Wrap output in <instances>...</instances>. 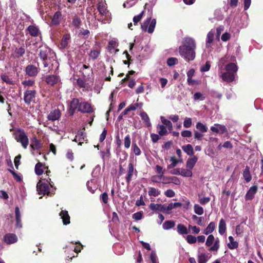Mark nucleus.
Segmentation results:
<instances>
[{
	"mask_svg": "<svg viewBox=\"0 0 263 263\" xmlns=\"http://www.w3.org/2000/svg\"><path fill=\"white\" fill-rule=\"evenodd\" d=\"M175 226V222L173 220L165 221V229L168 230L173 228Z\"/></svg>",
	"mask_w": 263,
	"mask_h": 263,
	"instance_id": "69168bd1",
	"label": "nucleus"
},
{
	"mask_svg": "<svg viewBox=\"0 0 263 263\" xmlns=\"http://www.w3.org/2000/svg\"><path fill=\"white\" fill-rule=\"evenodd\" d=\"M243 177L247 182H250L252 179L250 168L248 166H246L243 171Z\"/></svg>",
	"mask_w": 263,
	"mask_h": 263,
	"instance_id": "f704fd0d",
	"label": "nucleus"
},
{
	"mask_svg": "<svg viewBox=\"0 0 263 263\" xmlns=\"http://www.w3.org/2000/svg\"><path fill=\"white\" fill-rule=\"evenodd\" d=\"M82 23L81 20L78 16H74L72 19V24L74 27L79 28Z\"/></svg>",
	"mask_w": 263,
	"mask_h": 263,
	"instance_id": "09e8293b",
	"label": "nucleus"
},
{
	"mask_svg": "<svg viewBox=\"0 0 263 263\" xmlns=\"http://www.w3.org/2000/svg\"><path fill=\"white\" fill-rule=\"evenodd\" d=\"M196 127L200 132L203 133H206L208 129L206 125L200 122L197 123Z\"/></svg>",
	"mask_w": 263,
	"mask_h": 263,
	"instance_id": "c03bdc74",
	"label": "nucleus"
},
{
	"mask_svg": "<svg viewBox=\"0 0 263 263\" xmlns=\"http://www.w3.org/2000/svg\"><path fill=\"white\" fill-rule=\"evenodd\" d=\"M26 75L29 77L34 78L36 77L40 71V68L33 64L28 65L25 70Z\"/></svg>",
	"mask_w": 263,
	"mask_h": 263,
	"instance_id": "9d476101",
	"label": "nucleus"
},
{
	"mask_svg": "<svg viewBox=\"0 0 263 263\" xmlns=\"http://www.w3.org/2000/svg\"><path fill=\"white\" fill-rule=\"evenodd\" d=\"M210 129L212 132L219 133L220 134H223L228 132L227 129L224 125L217 123L215 124L214 126H211Z\"/></svg>",
	"mask_w": 263,
	"mask_h": 263,
	"instance_id": "6ab92c4d",
	"label": "nucleus"
},
{
	"mask_svg": "<svg viewBox=\"0 0 263 263\" xmlns=\"http://www.w3.org/2000/svg\"><path fill=\"white\" fill-rule=\"evenodd\" d=\"M22 83L25 87L32 86L35 84V81L33 80H28L23 81Z\"/></svg>",
	"mask_w": 263,
	"mask_h": 263,
	"instance_id": "0e129e2a",
	"label": "nucleus"
},
{
	"mask_svg": "<svg viewBox=\"0 0 263 263\" xmlns=\"http://www.w3.org/2000/svg\"><path fill=\"white\" fill-rule=\"evenodd\" d=\"M229 242L228 243V248L231 250L237 249L238 247V243L236 241H234L232 236L229 237Z\"/></svg>",
	"mask_w": 263,
	"mask_h": 263,
	"instance_id": "e433bc0d",
	"label": "nucleus"
},
{
	"mask_svg": "<svg viewBox=\"0 0 263 263\" xmlns=\"http://www.w3.org/2000/svg\"><path fill=\"white\" fill-rule=\"evenodd\" d=\"M160 194V192L155 187H151L148 189V195L149 196L156 197Z\"/></svg>",
	"mask_w": 263,
	"mask_h": 263,
	"instance_id": "49530a36",
	"label": "nucleus"
},
{
	"mask_svg": "<svg viewBox=\"0 0 263 263\" xmlns=\"http://www.w3.org/2000/svg\"><path fill=\"white\" fill-rule=\"evenodd\" d=\"M131 141H130V137L129 135H127L125 136L124 140V146L126 148H129L130 146Z\"/></svg>",
	"mask_w": 263,
	"mask_h": 263,
	"instance_id": "052dcab7",
	"label": "nucleus"
},
{
	"mask_svg": "<svg viewBox=\"0 0 263 263\" xmlns=\"http://www.w3.org/2000/svg\"><path fill=\"white\" fill-rule=\"evenodd\" d=\"M37 92L35 89H27L24 92V101L28 106L34 103Z\"/></svg>",
	"mask_w": 263,
	"mask_h": 263,
	"instance_id": "39448f33",
	"label": "nucleus"
},
{
	"mask_svg": "<svg viewBox=\"0 0 263 263\" xmlns=\"http://www.w3.org/2000/svg\"><path fill=\"white\" fill-rule=\"evenodd\" d=\"M215 223L214 222H211L207 227L203 230V234L208 235L212 233L215 230Z\"/></svg>",
	"mask_w": 263,
	"mask_h": 263,
	"instance_id": "58836bf2",
	"label": "nucleus"
},
{
	"mask_svg": "<svg viewBox=\"0 0 263 263\" xmlns=\"http://www.w3.org/2000/svg\"><path fill=\"white\" fill-rule=\"evenodd\" d=\"M15 220H16V224H15V227L16 228H22V224L21 221V213L20 211V209L18 206H16L15 208Z\"/></svg>",
	"mask_w": 263,
	"mask_h": 263,
	"instance_id": "a878e982",
	"label": "nucleus"
},
{
	"mask_svg": "<svg viewBox=\"0 0 263 263\" xmlns=\"http://www.w3.org/2000/svg\"><path fill=\"white\" fill-rule=\"evenodd\" d=\"M36 190L39 195L51 196V193L49 191V186L48 183L44 182L40 180L36 185Z\"/></svg>",
	"mask_w": 263,
	"mask_h": 263,
	"instance_id": "1a4fd4ad",
	"label": "nucleus"
},
{
	"mask_svg": "<svg viewBox=\"0 0 263 263\" xmlns=\"http://www.w3.org/2000/svg\"><path fill=\"white\" fill-rule=\"evenodd\" d=\"M101 47L98 46V43L96 42V46L90 50L88 55L93 61L96 60L100 55Z\"/></svg>",
	"mask_w": 263,
	"mask_h": 263,
	"instance_id": "4468645a",
	"label": "nucleus"
},
{
	"mask_svg": "<svg viewBox=\"0 0 263 263\" xmlns=\"http://www.w3.org/2000/svg\"><path fill=\"white\" fill-rule=\"evenodd\" d=\"M149 209L155 213H164V205L160 204L151 203L149 206Z\"/></svg>",
	"mask_w": 263,
	"mask_h": 263,
	"instance_id": "5701e85b",
	"label": "nucleus"
},
{
	"mask_svg": "<svg viewBox=\"0 0 263 263\" xmlns=\"http://www.w3.org/2000/svg\"><path fill=\"white\" fill-rule=\"evenodd\" d=\"M156 24V21L155 19L152 20L151 17L147 18L143 24L141 25V29L144 31H147L148 33H152L154 32Z\"/></svg>",
	"mask_w": 263,
	"mask_h": 263,
	"instance_id": "423d86ee",
	"label": "nucleus"
},
{
	"mask_svg": "<svg viewBox=\"0 0 263 263\" xmlns=\"http://www.w3.org/2000/svg\"><path fill=\"white\" fill-rule=\"evenodd\" d=\"M177 232L180 235H184L189 233V231L186 227L182 224L177 225Z\"/></svg>",
	"mask_w": 263,
	"mask_h": 263,
	"instance_id": "ea45409f",
	"label": "nucleus"
},
{
	"mask_svg": "<svg viewBox=\"0 0 263 263\" xmlns=\"http://www.w3.org/2000/svg\"><path fill=\"white\" fill-rule=\"evenodd\" d=\"M186 240L190 244L195 243L197 241L196 237L191 235L186 236Z\"/></svg>",
	"mask_w": 263,
	"mask_h": 263,
	"instance_id": "680f3d73",
	"label": "nucleus"
},
{
	"mask_svg": "<svg viewBox=\"0 0 263 263\" xmlns=\"http://www.w3.org/2000/svg\"><path fill=\"white\" fill-rule=\"evenodd\" d=\"M81 102L78 98H73L70 101L69 106V113L70 116H73L77 110L79 111V107Z\"/></svg>",
	"mask_w": 263,
	"mask_h": 263,
	"instance_id": "f8f14e48",
	"label": "nucleus"
},
{
	"mask_svg": "<svg viewBox=\"0 0 263 263\" xmlns=\"http://www.w3.org/2000/svg\"><path fill=\"white\" fill-rule=\"evenodd\" d=\"M140 116L142 119V120L143 121V122L145 123L147 127H150L151 126V123L150 121L149 118L146 112L143 111H141L140 114Z\"/></svg>",
	"mask_w": 263,
	"mask_h": 263,
	"instance_id": "c9c22d12",
	"label": "nucleus"
},
{
	"mask_svg": "<svg viewBox=\"0 0 263 263\" xmlns=\"http://www.w3.org/2000/svg\"><path fill=\"white\" fill-rule=\"evenodd\" d=\"M30 36L32 37H37L41 35V32L39 28L35 25H29L26 30Z\"/></svg>",
	"mask_w": 263,
	"mask_h": 263,
	"instance_id": "dca6fc26",
	"label": "nucleus"
},
{
	"mask_svg": "<svg viewBox=\"0 0 263 263\" xmlns=\"http://www.w3.org/2000/svg\"><path fill=\"white\" fill-rule=\"evenodd\" d=\"M61 116V111L59 109H55L49 113L48 115L47 118L49 120L52 121L59 120Z\"/></svg>",
	"mask_w": 263,
	"mask_h": 263,
	"instance_id": "4be33fe9",
	"label": "nucleus"
},
{
	"mask_svg": "<svg viewBox=\"0 0 263 263\" xmlns=\"http://www.w3.org/2000/svg\"><path fill=\"white\" fill-rule=\"evenodd\" d=\"M43 144L40 140H39L36 136H34L31 139L30 147L32 150L39 151L42 148Z\"/></svg>",
	"mask_w": 263,
	"mask_h": 263,
	"instance_id": "a211bd4d",
	"label": "nucleus"
},
{
	"mask_svg": "<svg viewBox=\"0 0 263 263\" xmlns=\"http://www.w3.org/2000/svg\"><path fill=\"white\" fill-rule=\"evenodd\" d=\"M197 160L198 158L196 156H193L191 158H189L186 161V167L192 171Z\"/></svg>",
	"mask_w": 263,
	"mask_h": 263,
	"instance_id": "c85d7f7f",
	"label": "nucleus"
},
{
	"mask_svg": "<svg viewBox=\"0 0 263 263\" xmlns=\"http://www.w3.org/2000/svg\"><path fill=\"white\" fill-rule=\"evenodd\" d=\"M2 80L9 85H14V82L10 78L6 73L2 74L1 76Z\"/></svg>",
	"mask_w": 263,
	"mask_h": 263,
	"instance_id": "37998d69",
	"label": "nucleus"
},
{
	"mask_svg": "<svg viewBox=\"0 0 263 263\" xmlns=\"http://www.w3.org/2000/svg\"><path fill=\"white\" fill-rule=\"evenodd\" d=\"M86 138V134L82 130H79L76 135L75 138L73 140V141L78 142L79 145H82L83 142L87 140Z\"/></svg>",
	"mask_w": 263,
	"mask_h": 263,
	"instance_id": "aec40b11",
	"label": "nucleus"
},
{
	"mask_svg": "<svg viewBox=\"0 0 263 263\" xmlns=\"http://www.w3.org/2000/svg\"><path fill=\"white\" fill-rule=\"evenodd\" d=\"M43 167L44 168H48L47 167L45 166L41 162H39L36 164L35 166V173L37 175L40 176L43 174L44 172Z\"/></svg>",
	"mask_w": 263,
	"mask_h": 263,
	"instance_id": "2f4dec72",
	"label": "nucleus"
},
{
	"mask_svg": "<svg viewBox=\"0 0 263 263\" xmlns=\"http://www.w3.org/2000/svg\"><path fill=\"white\" fill-rule=\"evenodd\" d=\"M257 190L256 186H253L250 188L246 194L245 197L247 200H252Z\"/></svg>",
	"mask_w": 263,
	"mask_h": 263,
	"instance_id": "c756f323",
	"label": "nucleus"
},
{
	"mask_svg": "<svg viewBox=\"0 0 263 263\" xmlns=\"http://www.w3.org/2000/svg\"><path fill=\"white\" fill-rule=\"evenodd\" d=\"M97 9L101 15L98 20L103 24L109 23L110 17L108 18L109 12L107 7L103 3H99L97 5Z\"/></svg>",
	"mask_w": 263,
	"mask_h": 263,
	"instance_id": "20e7f679",
	"label": "nucleus"
},
{
	"mask_svg": "<svg viewBox=\"0 0 263 263\" xmlns=\"http://www.w3.org/2000/svg\"><path fill=\"white\" fill-rule=\"evenodd\" d=\"M60 81V77L57 75H48L45 78V82L51 86L57 84Z\"/></svg>",
	"mask_w": 263,
	"mask_h": 263,
	"instance_id": "412c9836",
	"label": "nucleus"
},
{
	"mask_svg": "<svg viewBox=\"0 0 263 263\" xmlns=\"http://www.w3.org/2000/svg\"><path fill=\"white\" fill-rule=\"evenodd\" d=\"M209 257L205 253H198V263H206L209 260Z\"/></svg>",
	"mask_w": 263,
	"mask_h": 263,
	"instance_id": "a19ab883",
	"label": "nucleus"
},
{
	"mask_svg": "<svg viewBox=\"0 0 263 263\" xmlns=\"http://www.w3.org/2000/svg\"><path fill=\"white\" fill-rule=\"evenodd\" d=\"M70 39V35L69 34H65L63 36V37L61 40L60 43L61 48L65 49L66 48L69 43V41Z\"/></svg>",
	"mask_w": 263,
	"mask_h": 263,
	"instance_id": "7c9ffc66",
	"label": "nucleus"
},
{
	"mask_svg": "<svg viewBox=\"0 0 263 263\" xmlns=\"http://www.w3.org/2000/svg\"><path fill=\"white\" fill-rule=\"evenodd\" d=\"M39 56L43 62L44 71L46 73L50 72L52 70L53 65V63L52 62L55 61L54 59L55 53L49 47L44 46L40 48Z\"/></svg>",
	"mask_w": 263,
	"mask_h": 263,
	"instance_id": "f03ea898",
	"label": "nucleus"
},
{
	"mask_svg": "<svg viewBox=\"0 0 263 263\" xmlns=\"http://www.w3.org/2000/svg\"><path fill=\"white\" fill-rule=\"evenodd\" d=\"M18 238L14 233H7L3 237V241L7 245L14 243L17 241Z\"/></svg>",
	"mask_w": 263,
	"mask_h": 263,
	"instance_id": "f3484780",
	"label": "nucleus"
},
{
	"mask_svg": "<svg viewBox=\"0 0 263 263\" xmlns=\"http://www.w3.org/2000/svg\"><path fill=\"white\" fill-rule=\"evenodd\" d=\"M134 172H137V171L134 168L133 163L130 162L128 164L127 173L125 177L126 182L128 185L130 184V182L132 180Z\"/></svg>",
	"mask_w": 263,
	"mask_h": 263,
	"instance_id": "2eb2a0df",
	"label": "nucleus"
},
{
	"mask_svg": "<svg viewBox=\"0 0 263 263\" xmlns=\"http://www.w3.org/2000/svg\"><path fill=\"white\" fill-rule=\"evenodd\" d=\"M167 64L169 66H172L177 64L178 62V59L176 58H170L167 60Z\"/></svg>",
	"mask_w": 263,
	"mask_h": 263,
	"instance_id": "864d4df0",
	"label": "nucleus"
},
{
	"mask_svg": "<svg viewBox=\"0 0 263 263\" xmlns=\"http://www.w3.org/2000/svg\"><path fill=\"white\" fill-rule=\"evenodd\" d=\"M60 216L62 219L63 223L64 225H67L70 223V217L69 215L68 212L66 210H62L60 213Z\"/></svg>",
	"mask_w": 263,
	"mask_h": 263,
	"instance_id": "393cba45",
	"label": "nucleus"
},
{
	"mask_svg": "<svg viewBox=\"0 0 263 263\" xmlns=\"http://www.w3.org/2000/svg\"><path fill=\"white\" fill-rule=\"evenodd\" d=\"M215 34V31L211 30L209 31L207 34L205 43V47L207 48H211L212 43L214 40V37Z\"/></svg>",
	"mask_w": 263,
	"mask_h": 263,
	"instance_id": "cd10ccee",
	"label": "nucleus"
},
{
	"mask_svg": "<svg viewBox=\"0 0 263 263\" xmlns=\"http://www.w3.org/2000/svg\"><path fill=\"white\" fill-rule=\"evenodd\" d=\"M62 16L61 11H58L55 12L51 19V24L55 26L59 25L62 20Z\"/></svg>",
	"mask_w": 263,
	"mask_h": 263,
	"instance_id": "bb28decb",
	"label": "nucleus"
},
{
	"mask_svg": "<svg viewBox=\"0 0 263 263\" xmlns=\"http://www.w3.org/2000/svg\"><path fill=\"white\" fill-rule=\"evenodd\" d=\"M132 150L133 151V153L136 156H139L141 153V151L140 148L138 147V146L137 145V144L136 142H133Z\"/></svg>",
	"mask_w": 263,
	"mask_h": 263,
	"instance_id": "8fccbe9b",
	"label": "nucleus"
},
{
	"mask_svg": "<svg viewBox=\"0 0 263 263\" xmlns=\"http://www.w3.org/2000/svg\"><path fill=\"white\" fill-rule=\"evenodd\" d=\"M181 205L179 202L171 203L165 208V213H169L172 209L180 206Z\"/></svg>",
	"mask_w": 263,
	"mask_h": 263,
	"instance_id": "a18cd8bd",
	"label": "nucleus"
},
{
	"mask_svg": "<svg viewBox=\"0 0 263 263\" xmlns=\"http://www.w3.org/2000/svg\"><path fill=\"white\" fill-rule=\"evenodd\" d=\"M161 120L162 125L159 126L160 130L158 133L160 136H163L164 135V117L161 116Z\"/></svg>",
	"mask_w": 263,
	"mask_h": 263,
	"instance_id": "bf43d9fd",
	"label": "nucleus"
},
{
	"mask_svg": "<svg viewBox=\"0 0 263 263\" xmlns=\"http://www.w3.org/2000/svg\"><path fill=\"white\" fill-rule=\"evenodd\" d=\"M218 231L219 233L222 235L226 231V223L223 219H221L219 222L218 225Z\"/></svg>",
	"mask_w": 263,
	"mask_h": 263,
	"instance_id": "72a5a7b5",
	"label": "nucleus"
},
{
	"mask_svg": "<svg viewBox=\"0 0 263 263\" xmlns=\"http://www.w3.org/2000/svg\"><path fill=\"white\" fill-rule=\"evenodd\" d=\"M182 150L189 156H194V149L191 144H188L181 147Z\"/></svg>",
	"mask_w": 263,
	"mask_h": 263,
	"instance_id": "473e14b6",
	"label": "nucleus"
},
{
	"mask_svg": "<svg viewBox=\"0 0 263 263\" xmlns=\"http://www.w3.org/2000/svg\"><path fill=\"white\" fill-rule=\"evenodd\" d=\"M184 53H182L180 52V50L179 49V52L180 55L186 61H192L195 58V50L186 49L183 51Z\"/></svg>",
	"mask_w": 263,
	"mask_h": 263,
	"instance_id": "ddd939ff",
	"label": "nucleus"
},
{
	"mask_svg": "<svg viewBox=\"0 0 263 263\" xmlns=\"http://www.w3.org/2000/svg\"><path fill=\"white\" fill-rule=\"evenodd\" d=\"M13 136L17 142L21 144L24 148H27L29 144V139L26 132L23 129H16L13 133Z\"/></svg>",
	"mask_w": 263,
	"mask_h": 263,
	"instance_id": "7ed1b4c3",
	"label": "nucleus"
},
{
	"mask_svg": "<svg viewBox=\"0 0 263 263\" xmlns=\"http://www.w3.org/2000/svg\"><path fill=\"white\" fill-rule=\"evenodd\" d=\"M195 48L196 44L194 40L191 37H185L183 40V45L179 47V49L181 53H183L185 49L195 50Z\"/></svg>",
	"mask_w": 263,
	"mask_h": 263,
	"instance_id": "6e6552de",
	"label": "nucleus"
},
{
	"mask_svg": "<svg viewBox=\"0 0 263 263\" xmlns=\"http://www.w3.org/2000/svg\"><path fill=\"white\" fill-rule=\"evenodd\" d=\"M214 242H215V238L213 235L211 234L208 237L205 245L206 246L209 247L211 246Z\"/></svg>",
	"mask_w": 263,
	"mask_h": 263,
	"instance_id": "13d9d810",
	"label": "nucleus"
},
{
	"mask_svg": "<svg viewBox=\"0 0 263 263\" xmlns=\"http://www.w3.org/2000/svg\"><path fill=\"white\" fill-rule=\"evenodd\" d=\"M211 67V63L210 62L207 61L204 65L201 67V72H206L208 71Z\"/></svg>",
	"mask_w": 263,
	"mask_h": 263,
	"instance_id": "774afa93",
	"label": "nucleus"
},
{
	"mask_svg": "<svg viewBox=\"0 0 263 263\" xmlns=\"http://www.w3.org/2000/svg\"><path fill=\"white\" fill-rule=\"evenodd\" d=\"M143 106L142 103H136L130 105L129 106L131 111L135 110L137 108H141Z\"/></svg>",
	"mask_w": 263,
	"mask_h": 263,
	"instance_id": "338daca9",
	"label": "nucleus"
},
{
	"mask_svg": "<svg viewBox=\"0 0 263 263\" xmlns=\"http://www.w3.org/2000/svg\"><path fill=\"white\" fill-rule=\"evenodd\" d=\"M227 62V58H221L218 62V68L220 77L223 81L227 82H231L235 80L236 72L238 70V67L236 64L234 63H229L226 65L225 67L226 72L222 71V68L224 64Z\"/></svg>",
	"mask_w": 263,
	"mask_h": 263,
	"instance_id": "f257e3e1",
	"label": "nucleus"
},
{
	"mask_svg": "<svg viewBox=\"0 0 263 263\" xmlns=\"http://www.w3.org/2000/svg\"><path fill=\"white\" fill-rule=\"evenodd\" d=\"M192 119L190 118H185L183 122V126L185 128H190L192 125Z\"/></svg>",
	"mask_w": 263,
	"mask_h": 263,
	"instance_id": "e2e57ef3",
	"label": "nucleus"
},
{
	"mask_svg": "<svg viewBox=\"0 0 263 263\" xmlns=\"http://www.w3.org/2000/svg\"><path fill=\"white\" fill-rule=\"evenodd\" d=\"M156 24V21L155 19L152 20L151 17L147 18L143 24L141 25V29L144 31H147L148 33H152L154 32Z\"/></svg>",
	"mask_w": 263,
	"mask_h": 263,
	"instance_id": "0eeeda50",
	"label": "nucleus"
},
{
	"mask_svg": "<svg viewBox=\"0 0 263 263\" xmlns=\"http://www.w3.org/2000/svg\"><path fill=\"white\" fill-rule=\"evenodd\" d=\"M170 161L171 163L169 164L167 166L168 169L173 168L178 163V161H177V159L174 156L171 157Z\"/></svg>",
	"mask_w": 263,
	"mask_h": 263,
	"instance_id": "3c124183",
	"label": "nucleus"
},
{
	"mask_svg": "<svg viewBox=\"0 0 263 263\" xmlns=\"http://www.w3.org/2000/svg\"><path fill=\"white\" fill-rule=\"evenodd\" d=\"M144 13V11L141 12L139 15L135 16L133 18V22L135 25H136L141 20Z\"/></svg>",
	"mask_w": 263,
	"mask_h": 263,
	"instance_id": "4d7b16f0",
	"label": "nucleus"
},
{
	"mask_svg": "<svg viewBox=\"0 0 263 263\" xmlns=\"http://www.w3.org/2000/svg\"><path fill=\"white\" fill-rule=\"evenodd\" d=\"M199 202L201 205H205L210 201V198L209 197H202L201 195H198Z\"/></svg>",
	"mask_w": 263,
	"mask_h": 263,
	"instance_id": "603ef678",
	"label": "nucleus"
},
{
	"mask_svg": "<svg viewBox=\"0 0 263 263\" xmlns=\"http://www.w3.org/2000/svg\"><path fill=\"white\" fill-rule=\"evenodd\" d=\"M162 177L163 175L162 174L154 175L151 177V180L154 182H160L163 179Z\"/></svg>",
	"mask_w": 263,
	"mask_h": 263,
	"instance_id": "6e6d98bb",
	"label": "nucleus"
},
{
	"mask_svg": "<svg viewBox=\"0 0 263 263\" xmlns=\"http://www.w3.org/2000/svg\"><path fill=\"white\" fill-rule=\"evenodd\" d=\"M180 175L183 177H190L192 176V172L189 168H180Z\"/></svg>",
	"mask_w": 263,
	"mask_h": 263,
	"instance_id": "79ce46f5",
	"label": "nucleus"
},
{
	"mask_svg": "<svg viewBox=\"0 0 263 263\" xmlns=\"http://www.w3.org/2000/svg\"><path fill=\"white\" fill-rule=\"evenodd\" d=\"M194 211L195 214L198 215H202L204 212L203 208L198 204H195L194 205Z\"/></svg>",
	"mask_w": 263,
	"mask_h": 263,
	"instance_id": "de8ad7c7",
	"label": "nucleus"
},
{
	"mask_svg": "<svg viewBox=\"0 0 263 263\" xmlns=\"http://www.w3.org/2000/svg\"><path fill=\"white\" fill-rule=\"evenodd\" d=\"M94 110L93 107L90 103L86 101L81 102L79 107V111L83 114H91L93 112Z\"/></svg>",
	"mask_w": 263,
	"mask_h": 263,
	"instance_id": "9b49d317",
	"label": "nucleus"
},
{
	"mask_svg": "<svg viewBox=\"0 0 263 263\" xmlns=\"http://www.w3.org/2000/svg\"><path fill=\"white\" fill-rule=\"evenodd\" d=\"M219 248V240L218 238H217L215 241L214 245L211 247L209 249L210 251H217Z\"/></svg>",
	"mask_w": 263,
	"mask_h": 263,
	"instance_id": "5fc2aeb1",
	"label": "nucleus"
},
{
	"mask_svg": "<svg viewBox=\"0 0 263 263\" xmlns=\"http://www.w3.org/2000/svg\"><path fill=\"white\" fill-rule=\"evenodd\" d=\"M26 49L24 47L21 46L16 48L14 51L12 55L14 59H19L22 57L25 53Z\"/></svg>",
	"mask_w": 263,
	"mask_h": 263,
	"instance_id": "b1692460",
	"label": "nucleus"
},
{
	"mask_svg": "<svg viewBox=\"0 0 263 263\" xmlns=\"http://www.w3.org/2000/svg\"><path fill=\"white\" fill-rule=\"evenodd\" d=\"M92 69H90V66L89 65L83 64L80 71L82 73L83 77L85 78L89 76L90 71Z\"/></svg>",
	"mask_w": 263,
	"mask_h": 263,
	"instance_id": "4c0bfd02",
	"label": "nucleus"
}]
</instances>
